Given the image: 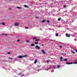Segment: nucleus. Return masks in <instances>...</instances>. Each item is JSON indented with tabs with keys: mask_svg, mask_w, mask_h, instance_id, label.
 Listing matches in <instances>:
<instances>
[{
	"mask_svg": "<svg viewBox=\"0 0 77 77\" xmlns=\"http://www.w3.org/2000/svg\"><path fill=\"white\" fill-rule=\"evenodd\" d=\"M26 56H27V55H25L24 56H19L18 57V58H22V57H26Z\"/></svg>",
	"mask_w": 77,
	"mask_h": 77,
	"instance_id": "obj_1",
	"label": "nucleus"
},
{
	"mask_svg": "<svg viewBox=\"0 0 77 77\" xmlns=\"http://www.w3.org/2000/svg\"><path fill=\"white\" fill-rule=\"evenodd\" d=\"M35 47L36 49H37V48L38 50H40V49H41V48L40 47H39V46H38V45H36Z\"/></svg>",
	"mask_w": 77,
	"mask_h": 77,
	"instance_id": "obj_2",
	"label": "nucleus"
},
{
	"mask_svg": "<svg viewBox=\"0 0 77 77\" xmlns=\"http://www.w3.org/2000/svg\"><path fill=\"white\" fill-rule=\"evenodd\" d=\"M66 64H67V65H70V64H73V63L72 62L66 63Z\"/></svg>",
	"mask_w": 77,
	"mask_h": 77,
	"instance_id": "obj_3",
	"label": "nucleus"
},
{
	"mask_svg": "<svg viewBox=\"0 0 77 77\" xmlns=\"http://www.w3.org/2000/svg\"><path fill=\"white\" fill-rule=\"evenodd\" d=\"M66 37H70V35L68 34V33L66 34Z\"/></svg>",
	"mask_w": 77,
	"mask_h": 77,
	"instance_id": "obj_4",
	"label": "nucleus"
},
{
	"mask_svg": "<svg viewBox=\"0 0 77 77\" xmlns=\"http://www.w3.org/2000/svg\"><path fill=\"white\" fill-rule=\"evenodd\" d=\"M15 26H18L19 25V23H17L15 24Z\"/></svg>",
	"mask_w": 77,
	"mask_h": 77,
	"instance_id": "obj_5",
	"label": "nucleus"
},
{
	"mask_svg": "<svg viewBox=\"0 0 77 77\" xmlns=\"http://www.w3.org/2000/svg\"><path fill=\"white\" fill-rule=\"evenodd\" d=\"M42 51L43 52V54H45L46 53L45 52V51H44V50H42Z\"/></svg>",
	"mask_w": 77,
	"mask_h": 77,
	"instance_id": "obj_6",
	"label": "nucleus"
},
{
	"mask_svg": "<svg viewBox=\"0 0 77 77\" xmlns=\"http://www.w3.org/2000/svg\"><path fill=\"white\" fill-rule=\"evenodd\" d=\"M63 60L65 62H67V61H68V59H63Z\"/></svg>",
	"mask_w": 77,
	"mask_h": 77,
	"instance_id": "obj_7",
	"label": "nucleus"
},
{
	"mask_svg": "<svg viewBox=\"0 0 77 77\" xmlns=\"http://www.w3.org/2000/svg\"><path fill=\"white\" fill-rule=\"evenodd\" d=\"M31 47H33V46H35V44L32 43L31 45Z\"/></svg>",
	"mask_w": 77,
	"mask_h": 77,
	"instance_id": "obj_8",
	"label": "nucleus"
},
{
	"mask_svg": "<svg viewBox=\"0 0 77 77\" xmlns=\"http://www.w3.org/2000/svg\"><path fill=\"white\" fill-rule=\"evenodd\" d=\"M62 59H63V57H60V61H62L63 60H62Z\"/></svg>",
	"mask_w": 77,
	"mask_h": 77,
	"instance_id": "obj_9",
	"label": "nucleus"
},
{
	"mask_svg": "<svg viewBox=\"0 0 77 77\" xmlns=\"http://www.w3.org/2000/svg\"><path fill=\"white\" fill-rule=\"evenodd\" d=\"M38 62V60H35L34 61L35 64L36 63V62Z\"/></svg>",
	"mask_w": 77,
	"mask_h": 77,
	"instance_id": "obj_10",
	"label": "nucleus"
},
{
	"mask_svg": "<svg viewBox=\"0 0 77 77\" xmlns=\"http://www.w3.org/2000/svg\"><path fill=\"white\" fill-rule=\"evenodd\" d=\"M56 36H59V34L58 33H57L56 34Z\"/></svg>",
	"mask_w": 77,
	"mask_h": 77,
	"instance_id": "obj_11",
	"label": "nucleus"
},
{
	"mask_svg": "<svg viewBox=\"0 0 77 77\" xmlns=\"http://www.w3.org/2000/svg\"><path fill=\"white\" fill-rule=\"evenodd\" d=\"M37 39V38L36 37H33V39Z\"/></svg>",
	"mask_w": 77,
	"mask_h": 77,
	"instance_id": "obj_12",
	"label": "nucleus"
},
{
	"mask_svg": "<svg viewBox=\"0 0 77 77\" xmlns=\"http://www.w3.org/2000/svg\"><path fill=\"white\" fill-rule=\"evenodd\" d=\"M58 21H60L61 20V18H58Z\"/></svg>",
	"mask_w": 77,
	"mask_h": 77,
	"instance_id": "obj_13",
	"label": "nucleus"
},
{
	"mask_svg": "<svg viewBox=\"0 0 77 77\" xmlns=\"http://www.w3.org/2000/svg\"><path fill=\"white\" fill-rule=\"evenodd\" d=\"M40 41V39H39L35 40V41Z\"/></svg>",
	"mask_w": 77,
	"mask_h": 77,
	"instance_id": "obj_14",
	"label": "nucleus"
},
{
	"mask_svg": "<svg viewBox=\"0 0 77 77\" xmlns=\"http://www.w3.org/2000/svg\"><path fill=\"white\" fill-rule=\"evenodd\" d=\"M38 43H39L38 42H35V44H38Z\"/></svg>",
	"mask_w": 77,
	"mask_h": 77,
	"instance_id": "obj_15",
	"label": "nucleus"
},
{
	"mask_svg": "<svg viewBox=\"0 0 77 77\" xmlns=\"http://www.w3.org/2000/svg\"><path fill=\"white\" fill-rule=\"evenodd\" d=\"M45 21V20H44L42 21V23H44Z\"/></svg>",
	"mask_w": 77,
	"mask_h": 77,
	"instance_id": "obj_16",
	"label": "nucleus"
},
{
	"mask_svg": "<svg viewBox=\"0 0 77 77\" xmlns=\"http://www.w3.org/2000/svg\"><path fill=\"white\" fill-rule=\"evenodd\" d=\"M17 8H18V9H21V7H16Z\"/></svg>",
	"mask_w": 77,
	"mask_h": 77,
	"instance_id": "obj_17",
	"label": "nucleus"
},
{
	"mask_svg": "<svg viewBox=\"0 0 77 77\" xmlns=\"http://www.w3.org/2000/svg\"><path fill=\"white\" fill-rule=\"evenodd\" d=\"M7 34H2V35H3V36L4 35H7Z\"/></svg>",
	"mask_w": 77,
	"mask_h": 77,
	"instance_id": "obj_18",
	"label": "nucleus"
},
{
	"mask_svg": "<svg viewBox=\"0 0 77 77\" xmlns=\"http://www.w3.org/2000/svg\"><path fill=\"white\" fill-rule=\"evenodd\" d=\"M2 25H5V23H2Z\"/></svg>",
	"mask_w": 77,
	"mask_h": 77,
	"instance_id": "obj_19",
	"label": "nucleus"
},
{
	"mask_svg": "<svg viewBox=\"0 0 77 77\" xmlns=\"http://www.w3.org/2000/svg\"><path fill=\"white\" fill-rule=\"evenodd\" d=\"M72 53L73 54H75V52L73 51H72Z\"/></svg>",
	"mask_w": 77,
	"mask_h": 77,
	"instance_id": "obj_20",
	"label": "nucleus"
},
{
	"mask_svg": "<svg viewBox=\"0 0 77 77\" xmlns=\"http://www.w3.org/2000/svg\"><path fill=\"white\" fill-rule=\"evenodd\" d=\"M47 21L48 23H50V21L49 20H47Z\"/></svg>",
	"mask_w": 77,
	"mask_h": 77,
	"instance_id": "obj_21",
	"label": "nucleus"
},
{
	"mask_svg": "<svg viewBox=\"0 0 77 77\" xmlns=\"http://www.w3.org/2000/svg\"><path fill=\"white\" fill-rule=\"evenodd\" d=\"M50 60H47L46 62H47V63H48V62H50Z\"/></svg>",
	"mask_w": 77,
	"mask_h": 77,
	"instance_id": "obj_22",
	"label": "nucleus"
},
{
	"mask_svg": "<svg viewBox=\"0 0 77 77\" xmlns=\"http://www.w3.org/2000/svg\"><path fill=\"white\" fill-rule=\"evenodd\" d=\"M29 40H26V42H29Z\"/></svg>",
	"mask_w": 77,
	"mask_h": 77,
	"instance_id": "obj_23",
	"label": "nucleus"
},
{
	"mask_svg": "<svg viewBox=\"0 0 77 77\" xmlns=\"http://www.w3.org/2000/svg\"><path fill=\"white\" fill-rule=\"evenodd\" d=\"M20 40L19 39H18L17 40V42H20Z\"/></svg>",
	"mask_w": 77,
	"mask_h": 77,
	"instance_id": "obj_24",
	"label": "nucleus"
},
{
	"mask_svg": "<svg viewBox=\"0 0 77 77\" xmlns=\"http://www.w3.org/2000/svg\"><path fill=\"white\" fill-rule=\"evenodd\" d=\"M9 59H13V58H10V57H8Z\"/></svg>",
	"mask_w": 77,
	"mask_h": 77,
	"instance_id": "obj_25",
	"label": "nucleus"
},
{
	"mask_svg": "<svg viewBox=\"0 0 77 77\" xmlns=\"http://www.w3.org/2000/svg\"><path fill=\"white\" fill-rule=\"evenodd\" d=\"M57 68H60V65H59L58 66Z\"/></svg>",
	"mask_w": 77,
	"mask_h": 77,
	"instance_id": "obj_26",
	"label": "nucleus"
},
{
	"mask_svg": "<svg viewBox=\"0 0 77 77\" xmlns=\"http://www.w3.org/2000/svg\"><path fill=\"white\" fill-rule=\"evenodd\" d=\"M66 5H64V8H66Z\"/></svg>",
	"mask_w": 77,
	"mask_h": 77,
	"instance_id": "obj_27",
	"label": "nucleus"
},
{
	"mask_svg": "<svg viewBox=\"0 0 77 77\" xmlns=\"http://www.w3.org/2000/svg\"><path fill=\"white\" fill-rule=\"evenodd\" d=\"M25 28H26V29H29V27H25Z\"/></svg>",
	"mask_w": 77,
	"mask_h": 77,
	"instance_id": "obj_28",
	"label": "nucleus"
},
{
	"mask_svg": "<svg viewBox=\"0 0 77 77\" xmlns=\"http://www.w3.org/2000/svg\"><path fill=\"white\" fill-rule=\"evenodd\" d=\"M60 48H62V45H60Z\"/></svg>",
	"mask_w": 77,
	"mask_h": 77,
	"instance_id": "obj_29",
	"label": "nucleus"
},
{
	"mask_svg": "<svg viewBox=\"0 0 77 77\" xmlns=\"http://www.w3.org/2000/svg\"><path fill=\"white\" fill-rule=\"evenodd\" d=\"M8 54H11V52H8Z\"/></svg>",
	"mask_w": 77,
	"mask_h": 77,
	"instance_id": "obj_30",
	"label": "nucleus"
},
{
	"mask_svg": "<svg viewBox=\"0 0 77 77\" xmlns=\"http://www.w3.org/2000/svg\"><path fill=\"white\" fill-rule=\"evenodd\" d=\"M24 7H25V8H27V5H24Z\"/></svg>",
	"mask_w": 77,
	"mask_h": 77,
	"instance_id": "obj_31",
	"label": "nucleus"
},
{
	"mask_svg": "<svg viewBox=\"0 0 77 77\" xmlns=\"http://www.w3.org/2000/svg\"><path fill=\"white\" fill-rule=\"evenodd\" d=\"M37 71H39V69H38V70H37Z\"/></svg>",
	"mask_w": 77,
	"mask_h": 77,
	"instance_id": "obj_32",
	"label": "nucleus"
},
{
	"mask_svg": "<svg viewBox=\"0 0 77 77\" xmlns=\"http://www.w3.org/2000/svg\"><path fill=\"white\" fill-rule=\"evenodd\" d=\"M73 50H74L75 51V49H74V48H73Z\"/></svg>",
	"mask_w": 77,
	"mask_h": 77,
	"instance_id": "obj_33",
	"label": "nucleus"
},
{
	"mask_svg": "<svg viewBox=\"0 0 77 77\" xmlns=\"http://www.w3.org/2000/svg\"><path fill=\"white\" fill-rule=\"evenodd\" d=\"M42 46H44V44H42Z\"/></svg>",
	"mask_w": 77,
	"mask_h": 77,
	"instance_id": "obj_34",
	"label": "nucleus"
},
{
	"mask_svg": "<svg viewBox=\"0 0 77 77\" xmlns=\"http://www.w3.org/2000/svg\"><path fill=\"white\" fill-rule=\"evenodd\" d=\"M77 60L76 59V60H75V61H77Z\"/></svg>",
	"mask_w": 77,
	"mask_h": 77,
	"instance_id": "obj_35",
	"label": "nucleus"
},
{
	"mask_svg": "<svg viewBox=\"0 0 77 77\" xmlns=\"http://www.w3.org/2000/svg\"><path fill=\"white\" fill-rule=\"evenodd\" d=\"M22 75V76H24V75Z\"/></svg>",
	"mask_w": 77,
	"mask_h": 77,
	"instance_id": "obj_36",
	"label": "nucleus"
},
{
	"mask_svg": "<svg viewBox=\"0 0 77 77\" xmlns=\"http://www.w3.org/2000/svg\"><path fill=\"white\" fill-rule=\"evenodd\" d=\"M66 53H65V55H66Z\"/></svg>",
	"mask_w": 77,
	"mask_h": 77,
	"instance_id": "obj_37",
	"label": "nucleus"
},
{
	"mask_svg": "<svg viewBox=\"0 0 77 77\" xmlns=\"http://www.w3.org/2000/svg\"><path fill=\"white\" fill-rule=\"evenodd\" d=\"M63 54V53H62V54H63H63Z\"/></svg>",
	"mask_w": 77,
	"mask_h": 77,
	"instance_id": "obj_38",
	"label": "nucleus"
},
{
	"mask_svg": "<svg viewBox=\"0 0 77 77\" xmlns=\"http://www.w3.org/2000/svg\"><path fill=\"white\" fill-rule=\"evenodd\" d=\"M9 9L10 10H11V9L9 8Z\"/></svg>",
	"mask_w": 77,
	"mask_h": 77,
	"instance_id": "obj_39",
	"label": "nucleus"
},
{
	"mask_svg": "<svg viewBox=\"0 0 77 77\" xmlns=\"http://www.w3.org/2000/svg\"><path fill=\"white\" fill-rule=\"evenodd\" d=\"M70 47H71V48H72V47L71 46H70Z\"/></svg>",
	"mask_w": 77,
	"mask_h": 77,
	"instance_id": "obj_40",
	"label": "nucleus"
},
{
	"mask_svg": "<svg viewBox=\"0 0 77 77\" xmlns=\"http://www.w3.org/2000/svg\"><path fill=\"white\" fill-rule=\"evenodd\" d=\"M9 0L10 1H11V0Z\"/></svg>",
	"mask_w": 77,
	"mask_h": 77,
	"instance_id": "obj_41",
	"label": "nucleus"
},
{
	"mask_svg": "<svg viewBox=\"0 0 77 77\" xmlns=\"http://www.w3.org/2000/svg\"><path fill=\"white\" fill-rule=\"evenodd\" d=\"M21 74V73H20V74Z\"/></svg>",
	"mask_w": 77,
	"mask_h": 77,
	"instance_id": "obj_42",
	"label": "nucleus"
},
{
	"mask_svg": "<svg viewBox=\"0 0 77 77\" xmlns=\"http://www.w3.org/2000/svg\"><path fill=\"white\" fill-rule=\"evenodd\" d=\"M55 67H54V69H55Z\"/></svg>",
	"mask_w": 77,
	"mask_h": 77,
	"instance_id": "obj_43",
	"label": "nucleus"
},
{
	"mask_svg": "<svg viewBox=\"0 0 77 77\" xmlns=\"http://www.w3.org/2000/svg\"><path fill=\"white\" fill-rule=\"evenodd\" d=\"M36 18H38V17H36Z\"/></svg>",
	"mask_w": 77,
	"mask_h": 77,
	"instance_id": "obj_44",
	"label": "nucleus"
}]
</instances>
